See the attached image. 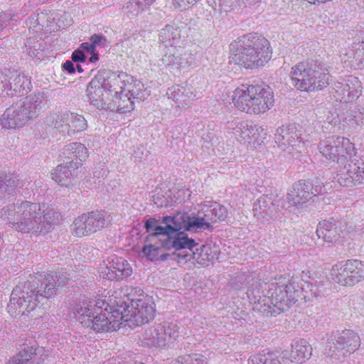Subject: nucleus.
Returning a JSON list of instances; mask_svg holds the SVG:
<instances>
[{"label":"nucleus","mask_w":364,"mask_h":364,"mask_svg":"<svg viewBox=\"0 0 364 364\" xmlns=\"http://www.w3.org/2000/svg\"><path fill=\"white\" fill-rule=\"evenodd\" d=\"M154 304L146 296L132 299L122 291L95 299L84 298L75 311L82 323L95 333H112L120 329L124 323L139 326L148 323L154 316Z\"/></svg>","instance_id":"1"},{"label":"nucleus","mask_w":364,"mask_h":364,"mask_svg":"<svg viewBox=\"0 0 364 364\" xmlns=\"http://www.w3.org/2000/svg\"><path fill=\"white\" fill-rule=\"evenodd\" d=\"M162 223L166 225L155 227L159 237L157 240H162L166 247H178L181 249L183 254L178 255L180 259H183L187 262L193 259L200 264H205L213 259V256L209 252L211 250L210 245H203L195 252L193 249L197 244L183 231L208 228L209 223L203 218L190 217L187 213H178L173 216L164 217Z\"/></svg>","instance_id":"2"},{"label":"nucleus","mask_w":364,"mask_h":364,"mask_svg":"<svg viewBox=\"0 0 364 364\" xmlns=\"http://www.w3.org/2000/svg\"><path fill=\"white\" fill-rule=\"evenodd\" d=\"M57 280L58 277L56 272L53 274H36L30 276L23 286H16L13 289L7 305L8 312L15 317L31 312L38 305V293L41 291L39 287L43 288V296L48 298L55 290Z\"/></svg>","instance_id":"3"},{"label":"nucleus","mask_w":364,"mask_h":364,"mask_svg":"<svg viewBox=\"0 0 364 364\" xmlns=\"http://www.w3.org/2000/svg\"><path fill=\"white\" fill-rule=\"evenodd\" d=\"M232 103L240 111L259 114L270 109L274 103L272 88L267 85H242L233 91Z\"/></svg>","instance_id":"4"},{"label":"nucleus","mask_w":364,"mask_h":364,"mask_svg":"<svg viewBox=\"0 0 364 364\" xmlns=\"http://www.w3.org/2000/svg\"><path fill=\"white\" fill-rule=\"evenodd\" d=\"M20 212L22 218L14 225L22 232H48L53 225L60 220V214L49 210L46 205L26 202L21 205Z\"/></svg>","instance_id":"5"},{"label":"nucleus","mask_w":364,"mask_h":364,"mask_svg":"<svg viewBox=\"0 0 364 364\" xmlns=\"http://www.w3.org/2000/svg\"><path fill=\"white\" fill-rule=\"evenodd\" d=\"M291 77L298 90L306 92L321 90L329 81L328 70L312 60L301 62L292 67Z\"/></svg>","instance_id":"6"},{"label":"nucleus","mask_w":364,"mask_h":364,"mask_svg":"<svg viewBox=\"0 0 364 364\" xmlns=\"http://www.w3.org/2000/svg\"><path fill=\"white\" fill-rule=\"evenodd\" d=\"M67 15L64 14L60 16L61 20L59 18V14L55 11H45L37 14H31V16L26 21V26L30 32L37 33L41 39L45 41V43L48 41V36L43 35L46 33H52L57 32L60 28H63L65 26L71 24L72 20L70 19L67 24L63 23V20L66 19Z\"/></svg>","instance_id":"7"},{"label":"nucleus","mask_w":364,"mask_h":364,"mask_svg":"<svg viewBox=\"0 0 364 364\" xmlns=\"http://www.w3.org/2000/svg\"><path fill=\"white\" fill-rule=\"evenodd\" d=\"M360 346L359 336L353 331L344 330L334 336L326 348L330 357L340 359L355 352Z\"/></svg>","instance_id":"8"},{"label":"nucleus","mask_w":364,"mask_h":364,"mask_svg":"<svg viewBox=\"0 0 364 364\" xmlns=\"http://www.w3.org/2000/svg\"><path fill=\"white\" fill-rule=\"evenodd\" d=\"M333 279L343 286L353 285L364 278V263L358 259H348L334 265L331 270Z\"/></svg>","instance_id":"9"},{"label":"nucleus","mask_w":364,"mask_h":364,"mask_svg":"<svg viewBox=\"0 0 364 364\" xmlns=\"http://www.w3.org/2000/svg\"><path fill=\"white\" fill-rule=\"evenodd\" d=\"M63 154L68 159H70V165H59L52 173L53 179L61 186L65 185L68 179L69 168H73V164H75L77 166L81 165L82 160L87 157V150L81 143H72L65 147Z\"/></svg>","instance_id":"10"},{"label":"nucleus","mask_w":364,"mask_h":364,"mask_svg":"<svg viewBox=\"0 0 364 364\" xmlns=\"http://www.w3.org/2000/svg\"><path fill=\"white\" fill-rule=\"evenodd\" d=\"M159 239L156 235V228H154V232L147 237V242L149 243L145 245L142 249L144 255L151 261L164 260L167 257V254L165 250H173L175 251L174 255L177 257L178 262H182L185 261L183 259L179 258L178 253L182 252V250L179 249L178 247H166L162 240H158Z\"/></svg>","instance_id":"11"},{"label":"nucleus","mask_w":364,"mask_h":364,"mask_svg":"<svg viewBox=\"0 0 364 364\" xmlns=\"http://www.w3.org/2000/svg\"><path fill=\"white\" fill-rule=\"evenodd\" d=\"M132 272V267L125 259L114 256L102 271V274L111 280H122L130 277Z\"/></svg>","instance_id":"12"},{"label":"nucleus","mask_w":364,"mask_h":364,"mask_svg":"<svg viewBox=\"0 0 364 364\" xmlns=\"http://www.w3.org/2000/svg\"><path fill=\"white\" fill-rule=\"evenodd\" d=\"M320 151L326 158L335 159L338 157H346L355 154L354 144L347 138L339 137L337 139L336 144L331 146L321 144Z\"/></svg>","instance_id":"13"},{"label":"nucleus","mask_w":364,"mask_h":364,"mask_svg":"<svg viewBox=\"0 0 364 364\" xmlns=\"http://www.w3.org/2000/svg\"><path fill=\"white\" fill-rule=\"evenodd\" d=\"M255 47H235L231 51L230 55V62L235 64L240 65L246 68H255V66L262 64L265 61L269 55L268 51L263 53V59L253 60L251 55L254 54Z\"/></svg>","instance_id":"14"},{"label":"nucleus","mask_w":364,"mask_h":364,"mask_svg":"<svg viewBox=\"0 0 364 364\" xmlns=\"http://www.w3.org/2000/svg\"><path fill=\"white\" fill-rule=\"evenodd\" d=\"M87 127L85 119L79 114L67 113L58 116L55 122V127L62 132H67L68 134L79 132L84 130Z\"/></svg>","instance_id":"15"},{"label":"nucleus","mask_w":364,"mask_h":364,"mask_svg":"<svg viewBox=\"0 0 364 364\" xmlns=\"http://www.w3.org/2000/svg\"><path fill=\"white\" fill-rule=\"evenodd\" d=\"M24 109H16L14 107L8 108L2 115L1 124L5 129H15L23 126L28 122Z\"/></svg>","instance_id":"16"},{"label":"nucleus","mask_w":364,"mask_h":364,"mask_svg":"<svg viewBox=\"0 0 364 364\" xmlns=\"http://www.w3.org/2000/svg\"><path fill=\"white\" fill-rule=\"evenodd\" d=\"M317 235L327 242H336L346 235L343 233V227L336 223L323 220L320 222L316 230Z\"/></svg>","instance_id":"17"},{"label":"nucleus","mask_w":364,"mask_h":364,"mask_svg":"<svg viewBox=\"0 0 364 364\" xmlns=\"http://www.w3.org/2000/svg\"><path fill=\"white\" fill-rule=\"evenodd\" d=\"M87 235L105 228L109 223V217L105 211L90 212L82 214Z\"/></svg>","instance_id":"18"},{"label":"nucleus","mask_w":364,"mask_h":364,"mask_svg":"<svg viewBox=\"0 0 364 364\" xmlns=\"http://www.w3.org/2000/svg\"><path fill=\"white\" fill-rule=\"evenodd\" d=\"M311 345L306 341L301 340L292 345L289 359L294 363H303L311 358Z\"/></svg>","instance_id":"19"},{"label":"nucleus","mask_w":364,"mask_h":364,"mask_svg":"<svg viewBox=\"0 0 364 364\" xmlns=\"http://www.w3.org/2000/svg\"><path fill=\"white\" fill-rule=\"evenodd\" d=\"M164 326L159 324L146 331L142 338L144 345L147 346H163L166 345Z\"/></svg>","instance_id":"20"},{"label":"nucleus","mask_w":364,"mask_h":364,"mask_svg":"<svg viewBox=\"0 0 364 364\" xmlns=\"http://www.w3.org/2000/svg\"><path fill=\"white\" fill-rule=\"evenodd\" d=\"M294 191H296V188H294ZM296 198L299 199H295L294 198V193H289L288 198L289 200H294L295 203H299L303 199H307L308 198H311V196H316L320 193V190L318 191L316 187L314 188L312 187V184L306 181H299L296 184Z\"/></svg>","instance_id":"21"},{"label":"nucleus","mask_w":364,"mask_h":364,"mask_svg":"<svg viewBox=\"0 0 364 364\" xmlns=\"http://www.w3.org/2000/svg\"><path fill=\"white\" fill-rule=\"evenodd\" d=\"M180 31L171 25H166L159 34V42L164 46H174L180 42Z\"/></svg>","instance_id":"22"},{"label":"nucleus","mask_w":364,"mask_h":364,"mask_svg":"<svg viewBox=\"0 0 364 364\" xmlns=\"http://www.w3.org/2000/svg\"><path fill=\"white\" fill-rule=\"evenodd\" d=\"M170 364H210L209 359L200 353L181 355L173 359Z\"/></svg>","instance_id":"23"},{"label":"nucleus","mask_w":364,"mask_h":364,"mask_svg":"<svg viewBox=\"0 0 364 364\" xmlns=\"http://www.w3.org/2000/svg\"><path fill=\"white\" fill-rule=\"evenodd\" d=\"M235 43L240 46H267L269 44L268 41L257 33L245 34L235 40Z\"/></svg>","instance_id":"24"},{"label":"nucleus","mask_w":364,"mask_h":364,"mask_svg":"<svg viewBox=\"0 0 364 364\" xmlns=\"http://www.w3.org/2000/svg\"><path fill=\"white\" fill-rule=\"evenodd\" d=\"M134 97L132 94H124L122 92L115 102L117 112L119 113H127L134 109Z\"/></svg>","instance_id":"25"},{"label":"nucleus","mask_w":364,"mask_h":364,"mask_svg":"<svg viewBox=\"0 0 364 364\" xmlns=\"http://www.w3.org/2000/svg\"><path fill=\"white\" fill-rule=\"evenodd\" d=\"M258 133V129H254L251 126L249 127L246 122L239 123L235 128V134L248 142L252 141V138L255 139Z\"/></svg>","instance_id":"26"},{"label":"nucleus","mask_w":364,"mask_h":364,"mask_svg":"<svg viewBox=\"0 0 364 364\" xmlns=\"http://www.w3.org/2000/svg\"><path fill=\"white\" fill-rule=\"evenodd\" d=\"M16 186L17 181L14 175H0V195L11 194Z\"/></svg>","instance_id":"27"},{"label":"nucleus","mask_w":364,"mask_h":364,"mask_svg":"<svg viewBox=\"0 0 364 364\" xmlns=\"http://www.w3.org/2000/svg\"><path fill=\"white\" fill-rule=\"evenodd\" d=\"M36 353V349L33 347H28L23 349L16 357L11 358L9 364H30L31 360Z\"/></svg>","instance_id":"28"},{"label":"nucleus","mask_w":364,"mask_h":364,"mask_svg":"<svg viewBox=\"0 0 364 364\" xmlns=\"http://www.w3.org/2000/svg\"><path fill=\"white\" fill-rule=\"evenodd\" d=\"M287 285L285 284L284 287L276 288L275 292L271 295L272 304L279 309H284V302L287 297Z\"/></svg>","instance_id":"29"},{"label":"nucleus","mask_w":364,"mask_h":364,"mask_svg":"<svg viewBox=\"0 0 364 364\" xmlns=\"http://www.w3.org/2000/svg\"><path fill=\"white\" fill-rule=\"evenodd\" d=\"M83 217L80 215L74 221L71 226V232L75 237H82L87 236L86 225L85 224Z\"/></svg>","instance_id":"30"},{"label":"nucleus","mask_w":364,"mask_h":364,"mask_svg":"<svg viewBox=\"0 0 364 364\" xmlns=\"http://www.w3.org/2000/svg\"><path fill=\"white\" fill-rule=\"evenodd\" d=\"M164 326V337L166 338V344L173 342L178 336V327L173 323H167L163 325Z\"/></svg>","instance_id":"31"},{"label":"nucleus","mask_w":364,"mask_h":364,"mask_svg":"<svg viewBox=\"0 0 364 364\" xmlns=\"http://www.w3.org/2000/svg\"><path fill=\"white\" fill-rule=\"evenodd\" d=\"M266 51H268V58L265 61L262 62V64L255 66V68L263 66L265 63H267L272 58V51L270 49V47H255V48H254V54L251 55V58L253 59V60H259L260 58L262 60L264 55L263 53L262 54V53H265Z\"/></svg>","instance_id":"32"},{"label":"nucleus","mask_w":364,"mask_h":364,"mask_svg":"<svg viewBox=\"0 0 364 364\" xmlns=\"http://www.w3.org/2000/svg\"><path fill=\"white\" fill-rule=\"evenodd\" d=\"M90 40V43H82L80 46H103L108 43L107 38L101 33H95L92 35Z\"/></svg>","instance_id":"33"},{"label":"nucleus","mask_w":364,"mask_h":364,"mask_svg":"<svg viewBox=\"0 0 364 364\" xmlns=\"http://www.w3.org/2000/svg\"><path fill=\"white\" fill-rule=\"evenodd\" d=\"M123 9L124 11L132 14V16H136L139 12V8L136 7V2L134 0L126 3L123 6Z\"/></svg>","instance_id":"34"},{"label":"nucleus","mask_w":364,"mask_h":364,"mask_svg":"<svg viewBox=\"0 0 364 364\" xmlns=\"http://www.w3.org/2000/svg\"><path fill=\"white\" fill-rule=\"evenodd\" d=\"M264 354H257L250 358L248 364H265Z\"/></svg>","instance_id":"35"},{"label":"nucleus","mask_w":364,"mask_h":364,"mask_svg":"<svg viewBox=\"0 0 364 364\" xmlns=\"http://www.w3.org/2000/svg\"><path fill=\"white\" fill-rule=\"evenodd\" d=\"M73 61L75 63L84 62L85 60V55L80 50H75L71 56Z\"/></svg>","instance_id":"36"},{"label":"nucleus","mask_w":364,"mask_h":364,"mask_svg":"<svg viewBox=\"0 0 364 364\" xmlns=\"http://www.w3.org/2000/svg\"><path fill=\"white\" fill-rule=\"evenodd\" d=\"M265 364H280V361L277 359V356L273 353L264 354Z\"/></svg>","instance_id":"37"},{"label":"nucleus","mask_w":364,"mask_h":364,"mask_svg":"<svg viewBox=\"0 0 364 364\" xmlns=\"http://www.w3.org/2000/svg\"><path fill=\"white\" fill-rule=\"evenodd\" d=\"M364 45V33H358L353 36V42L351 43V46H356L359 44Z\"/></svg>","instance_id":"38"},{"label":"nucleus","mask_w":364,"mask_h":364,"mask_svg":"<svg viewBox=\"0 0 364 364\" xmlns=\"http://www.w3.org/2000/svg\"><path fill=\"white\" fill-rule=\"evenodd\" d=\"M62 68L64 70H66L68 73L73 74L75 73V69L73 62L70 60H66L63 65Z\"/></svg>","instance_id":"39"},{"label":"nucleus","mask_w":364,"mask_h":364,"mask_svg":"<svg viewBox=\"0 0 364 364\" xmlns=\"http://www.w3.org/2000/svg\"><path fill=\"white\" fill-rule=\"evenodd\" d=\"M6 16V18L5 19V21L3 23V24L1 25V23H0V26H1V28H0V31L3 30L9 23V21H11L14 20V18L11 16L10 14H5V13H3V14H0V16L2 17V16Z\"/></svg>","instance_id":"40"},{"label":"nucleus","mask_w":364,"mask_h":364,"mask_svg":"<svg viewBox=\"0 0 364 364\" xmlns=\"http://www.w3.org/2000/svg\"><path fill=\"white\" fill-rule=\"evenodd\" d=\"M134 1L136 2V7L139 8V11H144L149 8L144 0H134Z\"/></svg>","instance_id":"41"},{"label":"nucleus","mask_w":364,"mask_h":364,"mask_svg":"<svg viewBox=\"0 0 364 364\" xmlns=\"http://www.w3.org/2000/svg\"><path fill=\"white\" fill-rule=\"evenodd\" d=\"M218 209L221 213V214L218 216V220H223V218H224V215L226 213V210H225V208L223 206H218V208H214L213 210V211H217Z\"/></svg>","instance_id":"42"},{"label":"nucleus","mask_w":364,"mask_h":364,"mask_svg":"<svg viewBox=\"0 0 364 364\" xmlns=\"http://www.w3.org/2000/svg\"><path fill=\"white\" fill-rule=\"evenodd\" d=\"M154 223H155V220L152 219V218L146 220V222L145 223V228L147 231L149 232L152 229V228L154 227Z\"/></svg>","instance_id":"43"},{"label":"nucleus","mask_w":364,"mask_h":364,"mask_svg":"<svg viewBox=\"0 0 364 364\" xmlns=\"http://www.w3.org/2000/svg\"><path fill=\"white\" fill-rule=\"evenodd\" d=\"M16 80H17L18 82H21V81H23V82H24L26 81L28 84H30V83H31L30 80H29L28 78H27V77H26V76H25L24 75H21V74H19V75L16 77Z\"/></svg>","instance_id":"44"},{"label":"nucleus","mask_w":364,"mask_h":364,"mask_svg":"<svg viewBox=\"0 0 364 364\" xmlns=\"http://www.w3.org/2000/svg\"><path fill=\"white\" fill-rule=\"evenodd\" d=\"M98 55L97 53H92L91 57L90 58V61L91 63H94L98 60Z\"/></svg>","instance_id":"45"},{"label":"nucleus","mask_w":364,"mask_h":364,"mask_svg":"<svg viewBox=\"0 0 364 364\" xmlns=\"http://www.w3.org/2000/svg\"><path fill=\"white\" fill-rule=\"evenodd\" d=\"M98 82L94 79H92L89 85H88V87H87V89H90V88H92L93 86H96V84Z\"/></svg>","instance_id":"46"},{"label":"nucleus","mask_w":364,"mask_h":364,"mask_svg":"<svg viewBox=\"0 0 364 364\" xmlns=\"http://www.w3.org/2000/svg\"><path fill=\"white\" fill-rule=\"evenodd\" d=\"M148 7H149L156 0H144Z\"/></svg>","instance_id":"47"},{"label":"nucleus","mask_w":364,"mask_h":364,"mask_svg":"<svg viewBox=\"0 0 364 364\" xmlns=\"http://www.w3.org/2000/svg\"><path fill=\"white\" fill-rule=\"evenodd\" d=\"M77 72H78V73H82V72H83V69H82V66H81V65H77Z\"/></svg>","instance_id":"48"},{"label":"nucleus","mask_w":364,"mask_h":364,"mask_svg":"<svg viewBox=\"0 0 364 364\" xmlns=\"http://www.w3.org/2000/svg\"><path fill=\"white\" fill-rule=\"evenodd\" d=\"M85 48H87V49H89V48H92V49H93L95 47H88V46H86V47H85Z\"/></svg>","instance_id":"49"},{"label":"nucleus","mask_w":364,"mask_h":364,"mask_svg":"<svg viewBox=\"0 0 364 364\" xmlns=\"http://www.w3.org/2000/svg\"><path fill=\"white\" fill-rule=\"evenodd\" d=\"M261 0H257V2L260 1Z\"/></svg>","instance_id":"50"}]
</instances>
